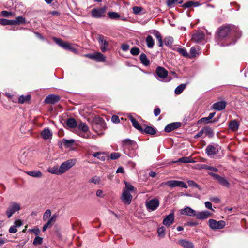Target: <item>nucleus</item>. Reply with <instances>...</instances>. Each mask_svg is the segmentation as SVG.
I'll return each instance as SVG.
<instances>
[{"label":"nucleus","instance_id":"10","mask_svg":"<svg viewBox=\"0 0 248 248\" xmlns=\"http://www.w3.org/2000/svg\"><path fill=\"white\" fill-rule=\"evenodd\" d=\"M145 205L148 211H153L158 207L159 201L157 198H154L146 202Z\"/></svg>","mask_w":248,"mask_h":248},{"label":"nucleus","instance_id":"16","mask_svg":"<svg viewBox=\"0 0 248 248\" xmlns=\"http://www.w3.org/2000/svg\"><path fill=\"white\" fill-rule=\"evenodd\" d=\"M174 221V213L172 211L170 214L165 217L163 220V224L165 226L170 227L173 223Z\"/></svg>","mask_w":248,"mask_h":248},{"label":"nucleus","instance_id":"17","mask_svg":"<svg viewBox=\"0 0 248 248\" xmlns=\"http://www.w3.org/2000/svg\"><path fill=\"white\" fill-rule=\"evenodd\" d=\"M57 217V214H55L53 215L49 218V219L47 221V222L43 226L42 228L43 232H45L48 228H51L56 222Z\"/></svg>","mask_w":248,"mask_h":248},{"label":"nucleus","instance_id":"47","mask_svg":"<svg viewBox=\"0 0 248 248\" xmlns=\"http://www.w3.org/2000/svg\"><path fill=\"white\" fill-rule=\"evenodd\" d=\"M187 183L189 187H194L199 189L200 190H202V187L192 180L187 181Z\"/></svg>","mask_w":248,"mask_h":248},{"label":"nucleus","instance_id":"54","mask_svg":"<svg viewBox=\"0 0 248 248\" xmlns=\"http://www.w3.org/2000/svg\"><path fill=\"white\" fill-rule=\"evenodd\" d=\"M42 242H43L42 238H41L39 236H36L33 240V244L35 246L38 245H40L42 243Z\"/></svg>","mask_w":248,"mask_h":248},{"label":"nucleus","instance_id":"42","mask_svg":"<svg viewBox=\"0 0 248 248\" xmlns=\"http://www.w3.org/2000/svg\"><path fill=\"white\" fill-rule=\"evenodd\" d=\"M108 15L111 19H117L120 17V15L118 13L115 12H109L108 13Z\"/></svg>","mask_w":248,"mask_h":248},{"label":"nucleus","instance_id":"59","mask_svg":"<svg viewBox=\"0 0 248 248\" xmlns=\"http://www.w3.org/2000/svg\"><path fill=\"white\" fill-rule=\"evenodd\" d=\"M152 33L156 37L157 40H158L162 38L161 34L159 33V32L157 30H154Z\"/></svg>","mask_w":248,"mask_h":248},{"label":"nucleus","instance_id":"24","mask_svg":"<svg viewBox=\"0 0 248 248\" xmlns=\"http://www.w3.org/2000/svg\"><path fill=\"white\" fill-rule=\"evenodd\" d=\"M40 135L42 138L46 140L52 138V132L49 128H46L41 132Z\"/></svg>","mask_w":248,"mask_h":248},{"label":"nucleus","instance_id":"6","mask_svg":"<svg viewBox=\"0 0 248 248\" xmlns=\"http://www.w3.org/2000/svg\"><path fill=\"white\" fill-rule=\"evenodd\" d=\"M161 186H168L170 188L180 187L187 188L188 187L187 185L184 182L178 180H170L161 183Z\"/></svg>","mask_w":248,"mask_h":248},{"label":"nucleus","instance_id":"8","mask_svg":"<svg viewBox=\"0 0 248 248\" xmlns=\"http://www.w3.org/2000/svg\"><path fill=\"white\" fill-rule=\"evenodd\" d=\"M32 157V153L30 151H23L19 156L20 162L24 165H27L31 161Z\"/></svg>","mask_w":248,"mask_h":248},{"label":"nucleus","instance_id":"4","mask_svg":"<svg viewBox=\"0 0 248 248\" xmlns=\"http://www.w3.org/2000/svg\"><path fill=\"white\" fill-rule=\"evenodd\" d=\"M168 72L164 67L158 66L155 69V76L156 79L160 81L168 82L170 80H167Z\"/></svg>","mask_w":248,"mask_h":248},{"label":"nucleus","instance_id":"11","mask_svg":"<svg viewBox=\"0 0 248 248\" xmlns=\"http://www.w3.org/2000/svg\"><path fill=\"white\" fill-rule=\"evenodd\" d=\"M209 227L213 230L221 229L225 226V222L223 220L217 221L214 219H210L208 221Z\"/></svg>","mask_w":248,"mask_h":248},{"label":"nucleus","instance_id":"34","mask_svg":"<svg viewBox=\"0 0 248 248\" xmlns=\"http://www.w3.org/2000/svg\"><path fill=\"white\" fill-rule=\"evenodd\" d=\"M89 183L95 185H100L101 184V179L99 176L95 175L89 180Z\"/></svg>","mask_w":248,"mask_h":248},{"label":"nucleus","instance_id":"37","mask_svg":"<svg viewBox=\"0 0 248 248\" xmlns=\"http://www.w3.org/2000/svg\"><path fill=\"white\" fill-rule=\"evenodd\" d=\"M142 132H144L150 135H155L156 132L154 127L147 126L144 129H143Z\"/></svg>","mask_w":248,"mask_h":248},{"label":"nucleus","instance_id":"64","mask_svg":"<svg viewBox=\"0 0 248 248\" xmlns=\"http://www.w3.org/2000/svg\"><path fill=\"white\" fill-rule=\"evenodd\" d=\"M9 20L4 18L0 19V24L2 25H8Z\"/></svg>","mask_w":248,"mask_h":248},{"label":"nucleus","instance_id":"21","mask_svg":"<svg viewBox=\"0 0 248 248\" xmlns=\"http://www.w3.org/2000/svg\"><path fill=\"white\" fill-rule=\"evenodd\" d=\"M181 125V123L180 122H173L170 123L167 125L165 128L164 130L166 132H170L179 127H180Z\"/></svg>","mask_w":248,"mask_h":248},{"label":"nucleus","instance_id":"25","mask_svg":"<svg viewBox=\"0 0 248 248\" xmlns=\"http://www.w3.org/2000/svg\"><path fill=\"white\" fill-rule=\"evenodd\" d=\"M28 175L35 178H41L43 175L42 172L39 170H32L30 171H25Z\"/></svg>","mask_w":248,"mask_h":248},{"label":"nucleus","instance_id":"51","mask_svg":"<svg viewBox=\"0 0 248 248\" xmlns=\"http://www.w3.org/2000/svg\"><path fill=\"white\" fill-rule=\"evenodd\" d=\"M62 142L64 146L68 147L73 144V143L74 142V140L72 139L67 140L63 139L62 140Z\"/></svg>","mask_w":248,"mask_h":248},{"label":"nucleus","instance_id":"50","mask_svg":"<svg viewBox=\"0 0 248 248\" xmlns=\"http://www.w3.org/2000/svg\"><path fill=\"white\" fill-rule=\"evenodd\" d=\"M201 168L206 169V170H211L215 172H217L218 171V170L217 168H215V167H214L212 166H208V165H205V164L202 165Z\"/></svg>","mask_w":248,"mask_h":248},{"label":"nucleus","instance_id":"2","mask_svg":"<svg viewBox=\"0 0 248 248\" xmlns=\"http://www.w3.org/2000/svg\"><path fill=\"white\" fill-rule=\"evenodd\" d=\"M124 146H125L124 153L130 157H134L138 155L137 150L138 148L137 143L134 140L129 139L123 140Z\"/></svg>","mask_w":248,"mask_h":248},{"label":"nucleus","instance_id":"30","mask_svg":"<svg viewBox=\"0 0 248 248\" xmlns=\"http://www.w3.org/2000/svg\"><path fill=\"white\" fill-rule=\"evenodd\" d=\"M239 124L236 120L231 121L229 124V128L233 131H236L238 129Z\"/></svg>","mask_w":248,"mask_h":248},{"label":"nucleus","instance_id":"18","mask_svg":"<svg viewBox=\"0 0 248 248\" xmlns=\"http://www.w3.org/2000/svg\"><path fill=\"white\" fill-rule=\"evenodd\" d=\"M121 199L125 204L129 205L131 203L132 196L130 192H127L126 191H123Z\"/></svg>","mask_w":248,"mask_h":248},{"label":"nucleus","instance_id":"32","mask_svg":"<svg viewBox=\"0 0 248 248\" xmlns=\"http://www.w3.org/2000/svg\"><path fill=\"white\" fill-rule=\"evenodd\" d=\"M48 171L52 174H56L57 175H62L60 167H58L57 166L48 168Z\"/></svg>","mask_w":248,"mask_h":248},{"label":"nucleus","instance_id":"7","mask_svg":"<svg viewBox=\"0 0 248 248\" xmlns=\"http://www.w3.org/2000/svg\"><path fill=\"white\" fill-rule=\"evenodd\" d=\"M76 162L77 160L75 158L68 159L66 161L62 162L59 167L61 174H62L66 172L73 166H74L76 164Z\"/></svg>","mask_w":248,"mask_h":248},{"label":"nucleus","instance_id":"52","mask_svg":"<svg viewBox=\"0 0 248 248\" xmlns=\"http://www.w3.org/2000/svg\"><path fill=\"white\" fill-rule=\"evenodd\" d=\"M1 15L4 17H8L11 16H15V14L14 12L4 10L1 12Z\"/></svg>","mask_w":248,"mask_h":248},{"label":"nucleus","instance_id":"58","mask_svg":"<svg viewBox=\"0 0 248 248\" xmlns=\"http://www.w3.org/2000/svg\"><path fill=\"white\" fill-rule=\"evenodd\" d=\"M143 9L141 7L134 6L133 7V13L135 14H140Z\"/></svg>","mask_w":248,"mask_h":248},{"label":"nucleus","instance_id":"5","mask_svg":"<svg viewBox=\"0 0 248 248\" xmlns=\"http://www.w3.org/2000/svg\"><path fill=\"white\" fill-rule=\"evenodd\" d=\"M20 209L21 205L19 203L15 202H11L6 211L7 217L10 218L14 214Z\"/></svg>","mask_w":248,"mask_h":248},{"label":"nucleus","instance_id":"13","mask_svg":"<svg viewBox=\"0 0 248 248\" xmlns=\"http://www.w3.org/2000/svg\"><path fill=\"white\" fill-rule=\"evenodd\" d=\"M85 56L93 60H95L97 62H104L105 60V56L100 52H95L92 54H87Z\"/></svg>","mask_w":248,"mask_h":248},{"label":"nucleus","instance_id":"28","mask_svg":"<svg viewBox=\"0 0 248 248\" xmlns=\"http://www.w3.org/2000/svg\"><path fill=\"white\" fill-rule=\"evenodd\" d=\"M128 118L129 120L131 121V122L132 124V125L137 129L139 130L140 131L142 132L143 129L140 126V124L134 119L132 116H128Z\"/></svg>","mask_w":248,"mask_h":248},{"label":"nucleus","instance_id":"26","mask_svg":"<svg viewBox=\"0 0 248 248\" xmlns=\"http://www.w3.org/2000/svg\"><path fill=\"white\" fill-rule=\"evenodd\" d=\"M21 225H22V222L20 220H16L14 225L10 227L9 232L11 233L16 232L17 231V228L20 227Z\"/></svg>","mask_w":248,"mask_h":248},{"label":"nucleus","instance_id":"41","mask_svg":"<svg viewBox=\"0 0 248 248\" xmlns=\"http://www.w3.org/2000/svg\"><path fill=\"white\" fill-rule=\"evenodd\" d=\"M173 42V39L172 37H166L164 39V43L166 46L171 47Z\"/></svg>","mask_w":248,"mask_h":248},{"label":"nucleus","instance_id":"38","mask_svg":"<svg viewBox=\"0 0 248 248\" xmlns=\"http://www.w3.org/2000/svg\"><path fill=\"white\" fill-rule=\"evenodd\" d=\"M147 46L149 48H152L155 44L154 40L151 35L148 36L146 38Z\"/></svg>","mask_w":248,"mask_h":248},{"label":"nucleus","instance_id":"35","mask_svg":"<svg viewBox=\"0 0 248 248\" xmlns=\"http://www.w3.org/2000/svg\"><path fill=\"white\" fill-rule=\"evenodd\" d=\"M215 115V112L210 113L209 114L208 117H203V118H201L199 120V121L201 122H205L206 123L214 122V121H211V120L214 117Z\"/></svg>","mask_w":248,"mask_h":248},{"label":"nucleus","instance_id":"14","mask_svg":"<svg viewBox=\"0 0 248 248\" xmlns=\"http://www.w3.org/2000/svg\"><path fill=\"white\" fill-rule=\"evenodd\" d=\"M98 41L100 45V49L102 52H106L108 50V43L104 39V37L99 35Z\"/></svg>","mask_w":248,"mask_h":248},{"label":"nucleus","instance_id":"39","mask_svg":"<svg viewBox=\"0 0 248 248\" xmlns=\"http://www.w3.org/2000/svg\"><path fill=\"white\" fill-rule=\"evenodd\" d=\"M186 87V84H182L177 86L175 89L174 93L176 94H181Z\"/></svg>","mask_w":248,"mask_h":248},{"label":"nucleus","instance_id":"36","mask_svg":"<svg viewBox=\"0 0 248 248\" xmlns=\"http://www.w3.org/2000/svg\"><path fill=\"white\" fill-rule=\"evenodd\" d=\"M67 125L70 128H75L77 126V123L74 118H69L66 121Z\"/></svg>","mask_w":248,"mask_h":248},{"label":"nucleus","instance_id":"22","mask_svg":"<svg viewBox=\"0 0 248 248\" xmlns=\"http://www.w3.org/2000/svg\"><path fill=\"white\" fill-rule=\"evenodd\" d=\"M212 215V214L209 211L205 210L196 212V217L198 219L203 220L208 218L211 216Z\"/></svg>","mask_w":248,"mask_h":248},{"label":"nucleus","instance_id":"46","mask_svg":"<svg viewBox=\"0 0 248 248\" xmlns=\"http://www.w3.org/2000/svg\"><path fill=\"white\" fill-rule=\"evenodd\" d=\"M31 99V96L30 95H27L26 96L21 95L19 97V102L20 103H24L27 101H28Z\"/></svg>","mask_w":248,"mask_h":248},{"label":"nucleus","instance_id":"53","mask_svg":"<svg viewBox=\"0 0 248 248\" xmlns=\"http://www.w3.org/2000/svg\"><path fill=\"white\" fill-rule=\"evenodd\" d=\"M140 50L137 47H133L130 50V53L132 55L137 56L140 54Z\"/></svg>","mask_w":248,"mask_h":248},{"label":"nucleus","instance_id":"27","mask_svg":"<svg viewBox=\"0 0 248 248\" xmlns=\"http://www.w3.org/2000/svg\"><path fill=\"white\" fill-rule=\"evenodd\" d=\"M226 104L225 101H219L213 104V107L215 110L220 111L225 108Z\"/></svg>","mask_w":248,"mask_h":248},{"label":"nucleus","instance_id":"55","mask_svg":"<svg viewBox=\"0 0 248 248\" xmlns=\"http://www.w3.org/2000/svg\"><path fill=\"white\" fill-rule=\"evenodd\" d=\"M157 232L159 236L163 237L165 235V228L163 226L159 227L157 229Z\"/></svg>","mask_w":248,"mask_h":248},{"label":"nucleus","instance_id":"48","mask_svg":"<svg viewBox=\"0 0 248 248\" xmlns=\"http://www.w3.org/2000/svg\"><path fill=\"white\" fill-rule=\"evenodd\" d=\"M16 25L24 24L26 22V19L22 16H17L15 19Z\"/></svg>","mask_w":248,"mask_h":248},{"label":"nucleus","instance_id":"43","mask_svg":"<svg viewBox=\"0 0 248 248\" xmlns=\"http://www.w3.org/2000/svg\"><path fill=\"white\" fill-rule=\"evenodd\" d=\"M124 184L125 187L124 188L123 191H126L127 192H131L134 190V187L130 184L125 181L124 182Z\"/></svg>","mask_w":248,"mask_h":248},{"label":"nucleus","instance_id":"45","mask_svg":"<svg viewBox=\"0 0 248 248\" xmlns=\"http://www.w3.org/2000/svg\"><path fill=\"white\" fill-rule=\"evenodd\" d=\"M78 128L83 132H87L89 130V127L85 123L81 122L78 124Z\"/></svg>","mask_w":248,"mask_h":248},{"label":"nucleus","instance_id":"40","mask_svg":"<svg viewBox=\"0 0 248 248\" xmlns=\"http://www.w3.org/2000/svg\"><path fill=\"white\" fill-rule=\"evenodd\" d=\"M204 133L206 135L208 136L209 138H212L214 135L213 130L210 127H205L203 128Z\"/></svg>","mask_w":248,"mask_h":248},{"label":"nucleus","instance_id":"15","mask_svg":"<svg viewBox=\"0 0 248 248\" xmlns=\"http://www.w3.org/2000/svg\"><path fill=\"white\" fill-rule=\"evenodd\" d=\"M220 149L218 145H209L206 148V153L209 156L217 154Z\"/></svg>","mask_w":248,"mask_h":248},{"label":"nucleus","instance_id":"31","mask_svg":"<svg viewBox=\"0 0 248 248\" xmlns=\"http://www.w3.org/2000/svg\"><path fill=\"white\" fill-rule=\"evenodd\" d=\"M92 156L97 158L101 161H105L107 157V155L103 152H95L92 154Z\"/></svg>","mask_w":248,"mask_h":248},{"label":"nucleus","instance_id":"57","mask_svg":"<svg viewBox=\"0 0 248 248\" xmlns=\"http://www.w3.org/2000/svg\"><path fill=\"white\" fill-rule=\"evenodd\" d=\"M197 53L196 49L194 47H191L190 50V55H189L188 58H191L195 57Z\"/></svg>","mask_w":248,"mask_h":248},{"label":"nucleus","instance_id":"60","mask_svg":"<svg viewBox=\"0 0 248 248\" xmlns=\"http://www.w3.org/2000/svg\"><path fill=\"white\" fill-rule=\"evenodd\" d=\"M79 135L84 138H86V139L90 138V135L88 133H87L86 132L80 131L79 133Z\"/></svg>","mask_w":248,"mask_h":248},{"label":"nucleus","instance_id":"56","mask_svg":"<svg viewBox=\"0 0 248 248\" xmlns=\"http://www.w3.org/2000/svg\"><path fill=\"white\" fill-rule=\"evenodd\" d=\"M121 156V154L118 152H113L110 154V158L111 159L115 160L119 158Z\"/></svg>","mask_w":248,"mask_h":248},{"label":"nucleus","instance_id":"62","mask_svg":"<svg viewBox=\"0 0 248 248\" xmlns=\"http://www.w3.org/2000/svg\"><path fill=\"white\" fill-rule=\"evenodd\" d=\"M205 206L206 208L210 209L213 211H214V209L212 208V204L210 202H205Z\"/></svg>","mask_w":248,"mask_h":248},{"label":"nucleus","instance_id":"3","mask_svg":"<svg viewBox=\"0 0 248 248\" xmlns=\"http://www.w3.org/2000/svg\"><path fill=\"white\" fill-rule=\"evenodd\" d=\"M52 39L58 45L63 49L69 50L75 53L78 52L77 49L72 46L71 44L63 42L61 39L55 37H53Z\"/></svg>","mask_w":248,"mask_h":248},{"label":"nucleus","instance_id":"61","mask_svg":"<svg viewBox=\"0 0 248 248\" xmlns=\"http://www.w3.org/2000/svg\"><path fill=\"white\" fill-rule=\"evenodd\" d=\"M179 162L183 163H189L191 162V160L189 157H183L179 159Z\"/></svg>","mask_w":248,"mask_h":248},{"label":"nucleus","instance_id":"23","mask_svg":"<svg viewBox=\"0 0 248 248\" xmlns=\"http://www.w3.org/2000/svg\"><path fill=\"white\" fill-rule=\"evenodd\" d=\"M182 215H186L190 217H196V211L189 207H186L182 209L180 212Z\"/></svg>","mask_w":248,"mask_h":248},{"label":"nucleus","instance_id":"29","mask_svg":"<svg viewBox=\"0 0 248 248\" xmlns=\"http://www.w3.org/2000/svg\"><path fill=\"white\" fill-rule=\"evenodd\" d=\"M178 244L185 248H194L192 242L184 239L180 240L178 241Z\"/></svg>","mask_w":248,"mask_h":248},{"label":"nucleus","instance_id":"9","mask_svg":"<svg viewBox=\"0 0 248 248\" xmlns=\"http://www.w3.org/2000/svg\"><path fill=\"white\" fill-rule=\"evenodd\" d=\"M106 7L93 9L91 11V16L95 18H100L105 16Z\"/></svg>","mask_w":248,"mask_h":248},{"label":"nucleus","instance_id":"49","mask_svg":"<svg viewBox=\"0 0 248 248\" xmlns=\"http://www.w3.org/2000/svg\"><path fill=\"white\" fill-rule=\"evenodd\" d=\"M51 211L50 209H47L44 213L43 216V219L44 221H46L49 217H51Z\"/></svg>","mask_w":248,"mask_h":248},{"label":"nucleus","instance_id":"19","mask_svg":"<svg viewBox=\"0 0 248 248\" xmlns=\"http://www.w3.org/2000/svg\"><path fill=\"white\" fill-rule=\"evenodd\" d=\"M60 100V97L58 95L50 94L46 97L44 102L46 104H54Z\"/></svg>","mask_w":248,"mask_h":248},{"label":"nucleus","instance_id":"12","mask_svg":"<svg viewBox=\"0 0 248 248\" xmlns=\"http://www.w3.org/2000/svg\"><path fill=\"white\" fill-rule=\"evenodd\" d=\"M208 174L213 178H214L216 180H217L218 182L221 185L226 186L227 187H229L230 184L226 179L224 177H221L219 175L214 173L212 172H208Z\"/></svg>","mask_w":248,"mask_h":248},{"label":"nucleus","instance_id":"20","mask_svg":"<svg viewBox=\"0 0 248 248\" xmlns=\"http://www.w3.org/2000/svg\"><path fill=\"white\" fill-rule=\"evenodd\" d=\"M204 33L202 31H199L192 35V39L193 41L199 43L204 38Z\"/></svg>","mask_w":248,"mask_h":248},{"label":"nucleus","instance_id":"63","mask_svg":"<svg viewBox=\"0 0 248 248\" xmlns=\"http://www.w3.org/2000/svg\"><path fill=\"white\" fill-rule=\"evenodd\" d=\"M193 1H189L188 2H186L183 5V7L186 8H190L191 7H193Z\"/></svg>","mask_w":248,"mask_h":248},{"label":"nucleus","instance_id":"33","mask_svg":"<svg viewBox=\"0 0 248 248\" xmlns=\"http://www.w3.org/2000/svg\"><path fill=\"white\" fill-rule=\"evenodd\" d=\"M140 59L141 62L145 66H147L150 64V61L147 58V56L144 53H141L140 55Z\"/></svg>","mask_w":248,"mask_h":248},{"label":"nucleus","instance_id":"44","mask_svg":"<svg viewBox=\"0 0 248 248\" xmlns=\"http://www.w3.org/2000/svg\"><path fill=\"white\" fill-rule=\"evenodd\" d=\"M177 51L179 52L180 54L183 56L185 57H188L189 54L187 52L185 48H177L176 49Z\"/></svg>","mask_w":248,"mask_h":248},{"label":"nucleus","instance_id":"1","mask_svg":"<svg viewBox=\"0 0 248 248\" xmlns=\"http://www.w3.org/2000/svg\"><path fill=\"white\" fill-rule=\"evenodd\" d=\"M241 32L238 27L232 25H226L218 29L215 36V41L221 46H227L235 43L233 37L239 38Z\"/></svg>","mask_w":248,"mask_h":248}]
</instances>
